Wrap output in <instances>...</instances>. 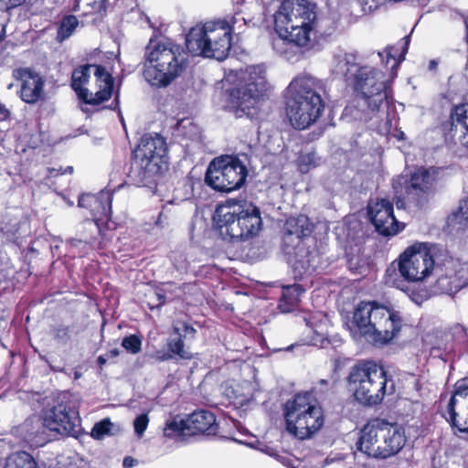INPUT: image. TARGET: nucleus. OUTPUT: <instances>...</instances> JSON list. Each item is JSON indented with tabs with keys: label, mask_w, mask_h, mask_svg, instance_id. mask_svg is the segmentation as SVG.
<instances>
[{
	"label": "nucleus",
	"mask_w": 468,
	"mask_h": 468,
	"mask_svg": "<svg viewBox=\"0 0 468 468\" xmlns=\"http://www.w3.org/2000/svg\"><path fill=\"white\" fill-rule=\"evenodd\" d=\"M80 418L75 403L68 393L59 395L53 405L42 411V419L31 416L12 431L29 447H41L49 441L48 431L60 435L77 436L80 431Z\"/></svg>",
	"instance_id": "f257e3e1"
},
{
	"label": "nucleus",
	"mask_w": 468,
	"mask_h": 468,
	"mask_svg": "<svg viewBox=\"0 0 468 468\" xmlns=\"http://www.w3.org/2000/svg\"><path fill=\"white\" fill-rule=\"evenodd\" d=\"M279 37L272 42L277 53L285 54L288 46L308 47L317 26L316 5L307 0H285L273 15Z\"/></svg>",
	"instance_id": "f03ea898"
},
{
	"label": "nucleus",
	"mask_w": 468,
	"mask_h": 468,
	"mask_svg": "<svg viewBox=\"0 0 468 468\" xmlns=\"http://www.w3.org/2000/svg\"><path fill=\"white\" fill-rule=\"evenodd\" d=\"M188 54L185 48L169 38L152 37L145 47L143 76L154 89L168 87L187 69Z\"/></svg>",
	"instance_id": "7ed1b4c3"
},
{
	"label": "nucleus",
	"mask_w": 468,
	"mask_h": 468,
	"mask_svg": "<svg viewBox=\"0 0 468 468\" xmlns=\"http://www.w3.org/2000/svg\"><path fill=\"white\" fill-rule=\"evenodd\" d=\"M326 93L325 82L311 74L294 77L285 90V112L291 124L299 130L312 125L321 116Z\"/></svg>",
	"instance_id": "20e7f679"
},
{
	"label": "nucleus",
	"mask_w": 468,
	"mask_h": 468,
	"mask_svg": "<svg viewBox=\"0 0 468 468\" xmlns=\"http://www.w3.org/2000/svg\"><path fill=\"white\" fill-rule=\"evenodd\" d=\"M332 70L335 76L345 79L371 111L379 110L384 102L388 103V86L382 72L370 66L358 65L354 54L335 56Z\"/></svg>",
	"instance_id": "39448f33"
},
{
	"label": "nucleus",
	"mask_w": 468,
	"mask_h": 468,
	"mask_svg": "<svg viewBox=\"0 0 468 468\" xmlns=\"http://www.w3.org/2000/svg\"><path fill=\"white\" fill-rule=\"evenodd\" d=\"M225 81L233 85L226 91L225 109L237 118H252L268 89L265 68L253 65L245 69L230 70Z\"/></svg>",
	"instance_id": "423d86ee"
},
{
	"label": "nucleus",
	"mask_w": 468,
	"mask_h": 468,
	"mask_svg": "<svg viewBox=\"0 0 468 468\" xmlns=\"http://www.w3.org/2000/svg\"><path fill=\"white\" fill-rule=\"evenodd\" d=\"M436 246L416 243L400 254L398 266L394 263L386 270L384 281L388 286L406 291L407 282H418L429 277L436 264Z\"/></svg>",
	"instance_id": "0eeeda50"
},
{
	"label": "nucleus",
	"mask_w": 468,
	"mask_h": 468,
	"mask_svg": "<svg viewBox=\"0 0 468 468\" xmlns=\"http://www.w3.org/2000/svg\"><path fill=\"white\" fill-rule=\"evenodd\" d=\"M168 165L167 146L158 133L144 135L135 151L128 171V177L136 185L151 182L162 175Z\"/></svg>",
	"instance_id": "6e6552de"
},
{
	"label": "nucleus",
	"mask_w": 468,
	"mask_h": 468,
	"mask_svg": "<svg viewBox=\"0 0 468 468\" xmlns=\"http://www.w3.org/2000/svg\"><path fill=\"white\" fill-rule=\"evenodd\" d=\"M347 388L358 403L377 406L386 395L387 372L374 361H359L350 368Z\"/></svg>",
	"instance_id": "1a4fd4ad"
},
{
	"label": "nucleus",
	"mask_w": 468,
	"mask_h": 468,
	"mask_svg": "<svg viewBox=\"0 0 468 468\" xmlns=\"http://www.w3.org/2000/svg\"><path fill=\"white\" fill-rule=\"evenodd\" d=\"M213 219L220 234L232 241L252 238L259 233L262 225L260 209L251 204L245 208L239 205H219Z\"/></svg>",
	"instance_id": "9d476101"
},
{
	"label": "nucleus",
	"mask_w": 468,
	"mask_h": 468,
	"mask_svg": "<svg viewBox=\"0 0 468 468\" xmlns=\"http://www.w3.org/2000/svg\"><path fill=\"white\" fill-rule=\"evenodd\" d=\"M284 418L288 432L301 440L310 438L324 425L322 408L307 392L286 402Z\"/></svg>",
	"instance_id": "9b49d317"
},
{
	"label": "nucleus",
	"mask_w": 468,
	"mask_h": 468,
	"mask_svg": "<svg viewBox=\"0 0 468 468\" xmlns=\"http://www.w3.org/2000/svg\"><path fill=\"white\" fill-rule=\"evenodd\" d=\"M186 47L194 56L223 60L231 48L229 28L216 21L207 22L192 27L186 35Z\"/></svg>",
	"instance_id": "f8f14e48"
},
{
	"label": "nucleus",
	"mask_w": 468,
	"mask_h": 468,
	"mask_svg": "<svg viewBox=\"0 0 468 468\" xmlns=\"http://www.w3.org/2000/svg\"><path fill=\"white\" fill-rule=\"evenodd\" d=\"M71 88L84 103L99 105L111 98L113 78L104 67L86 64L73 70Z\"/></svg>",
	"instance_id": "ddd939ff"
},
{
	"label": "nucleus",
	"mask_w": 468,
	"mask_h": 468,
	"mask_svg": "<svg viewBox=\"0 0 468 468\" xmlns=\"http://www.w3.org/2000/svg\"><path fill=\"white\" fill-rule=\"evenodd\" d=\"M314 230V224L305 215H298L286 219L284 223V242H288L293 236L297 243L293 247L294 261L292 269L296 277L301 278L304 273L315 271L320 261V256L315 250L305 247L302 239L308 237Z\"/></svg>",
	"instance_id": "4468645a"
},
{
	"label": "nucleus",
	"mask_w": 468,
	"mask_h": 468,
	"mask_svg": "<svg viewBox=\"0 0 468 468\" xmlns=\"http://www.w3.org/2000/svg\"><path fill=\"white\" fill-rule=\"evenodd\" d=\"M248 169L239 157L221 155L208 165L205 182L218 192L229 193L239 189L246 182Z\"/></svg>",
	"instance_id": "2eb2a0df"
},
{
	"label": "nucleus",
	"mask_w": 468,
	"mask_h": 468,
	"mask_svg": "<svg viewBox=\"0 0 468 468\" xmlns=\"http://www.w3.org/2000/svg\"><path fill=\"white\" fill-rule=\"evenodd\" d=\"M433 271L436 274L433 285L436 292L453 294L468 285V266L453 258H446L441 263L436 261Z\"/></svg>",
	"instance_id": "dca6fc26"
},
{
	"label": "nucleus",
	"mask_w": 468,
	"mask_h": 468,
	"mask_svg": "<svg viewBox=\"0 0 468 468\" xmlns=\"http://www.w3.org/2000/svg\"><path fill=\"white\" fill-rule=\"evenodd\" d=\"M375 324L369 343L384 346L396 338L403 326V318L399 311L391 304H380L374 316Z\"/></svg>",
	"instance_id": "f3484780"
},
{
	"label": "nucleus",
	"mask_w": 468,
	"mask_h": 468,
	"mask_svg": "<svg viewBox=\"0 0 468 468\" xmlns=\"http://www.w3.org/2000/svg\"><path fill=\"white\" fill-rule=\"evenodd\" d=\"M367 215L376 230L383 236H393L400 232L405 225L399 222L393 210V204L386 198L370 199Z\"/></svg>",
	"instance_id": "a211bd4d"
},
{
	"label": "nucleus",
	"mask_w": 468,
	"mask_h": 468,
	"mask_svg": "<svg viewBox=\"0 0 468 468\" xmlns=\"http://www.w3.org/2000/svg\"><path fill=\"white\" fill-rule=\"evenodd\" d=\"M379 306L380 303L376 301L360 302L356 306L351 318L346 322L354 338L363 336L367 342L370 341L375 326L374 316L377 313V307Z\"/></svg>",
	"instance_id": "6ab92c4d"
},
{
	"label": "nucleus",
	"mask_w": 468,
	"mask_h": 468,
	"mask_svg": "<svg viewBox=\"0 0 468 468\" xmlns=\"http://www.w3.org/2000/svg\"><path fill=\"white\" fill-rule=\"evenodd\" d=\"M13 78L20 82L18 95L28 104H35L44 99L43 78L28 68H19L13 70Z\"/></svg>",
	"instance_id": "aec40b11"
},
{
	"label": "nucleus",
	"mask_w": 468,
	"mask_h": 468,
	"mask_svg": "<svg viewBox=\"0 0 468 468\" xmlns=\"http://www.w3.org/2000/svg\"><path fill=\"white\" fill-rule=\"evenodd\" d=\"M112 202V194L108 190H102L97 195L83 194L79 197V206L90 209L99 232L101 231V226L110 221Z\"/></svg>",
	"instance_id": "412c9836"
},
{
	"label": "nucleus",
	"mask_w": 468,
	"mask_h": 468,
	"mask_svg": "<svg viewBox=\"0 0 468 468\" xmlns=\"http://www.w3.org/2000/svg\"><path fill=\"white\" fill-rule=\"evenodd\" d=\"M379 436L381 459H387L399 453L404 447L407 438L404 429L397 423L381 420Z\"/></svg>",
	"instance_id": "4be33fe9"
},
{
	"label": "nucleus",
	"mask_w": 468,
	"mask_h": 468,
	"mask_svg": "<svg viewBox=\"0 0 468 468\" xmlns=\"http://www.w3.org/2000/svg\"><path fill=\"white\" fill-rule=\"evenodd\" d=\"M312 274L313 272L304 273L299 278L296 277L293 271L294 279L302 282L282 286V295L278 303V308L282 313L292 312L298 306L301 295L313 284Z\"/></svg>",
	"instance_id": "5701e85b"
},
{
	"label": "nucleus",
	"mask_w": 468,
	"mask_h": 468,
	"mask_svg": "<svg viewBox=\"0 0 468 468\" xmlns=\"http://www.w3.org/2000/svg\"><path fill=\"white\" fill-rule=\"evenodd\" d=\"M380 419H376L367 423L360 431V436L356 443V450L367 457L381 459L380 443Z\"/></svg>",
	"instance_id": "b1692460"
},
{
	"label": "nucleus",
	"mask_w": 468,
	"mask_h": 468,
	"mask_svg": "<svg viewBox=\"0 0 468 468\" xmlns=\"http://www.w3.org/2000/svg\"><path fill=\"white\" fill-rule=\"evenodd\" d=\"M173 333L176 336H170L167 340V350L176 358L191 360L194 356L192 352L185 347L184 339L194 338L197 330L186 323H177L173 325Z\"/></svg>",
	"instance_id": "393cba45"
},
{
	"label": "nucleus",
	"mask_w": 468,
	"mask_h": 468,
	"mask_svg": "<svg viewBox=\"0 0 468 468\" xmlns=\"http://www.w3.org/2000/svg\"><path fill=\"white\" fill-rule=\"evenodd\" d=\"M190 433H202L207 436L216 435L218 424L216 416L209 410H201L190 414L186 419Z\"/></svg>",
	"instance_id": "a878e982"
},
{
	"label": "nucleus",
	"mask_w": 468,
	"mask_h": 468,
	"mask_svg": "<svg viewBox=\"0 0 468 468\" xmlns=\"http://www.w3.org/2000/svg\"><path fill=\"white\" fill-rule=\"evenodd\" d=\"M434 176L430 170L419 168L416 170L406 186V194L409 198L419 203V199L423 194H426L432 186Z\"/></svg>",
	"instance_id": "bb28decb"
},
{
	"label": "nucleus",
	"mask_w": 468,
	"mask_h": 468,
	"mask_svg": "<svg viewBox=\"0 0 468 468\" xmlns=\"http://www.w3.org/2000/svg\"><path fill=\"white\" fill-rule=\"evenodd\" d=\"M410 44V35L404 37L397 46H388L378 56L391 74L397 70L399 63L404 59Z\"/></svg>",
	"instance_id": "cd10ccee"
},
{
	"label": "nucleus",
	"mask_w": 468,
	"mask_h": 468,
	"mask_svg": "<svg viewBox=\"0 0 468 468\" xmlns=\"http://www.w3.org/2000/svg\"><path fill=\"white\" fill-rule=\"evenodd\" d=\"M244 2L245 0H242V3L239 4L232 16H227L224 19L217 21L220 26L229 28L230 35L231 32L235 31H237L238 34L242 33L248 23L252 21V16H246L244 11L240 9Z\"/></svg>",
	"instance_id": "c85d7f7f"
},
{
	"label": "nucleus",
	"mask_w": 468,
	"mask_h": 468,
	"mask_svg": "<svg viewBox=\"0 0 468 468\" xmlns=\"http://www.w3.org/2000/svg\"><path fill=\"white\" fill-rule=\"evenodd\" d=\"M165 439L175 441H183L186 435L190 434L186 420H168L163 430Z\"/></svg>",
	"instance_id": "c756f323"
},
{
	"label": "nucleus",
	"mask_w": 468,
	"mask_h": 468,
	"mask_svg": "<svg viewBox=\"0 0 468 468\" xmlns=\"http://www.w3.org/2000/svg\"><path fill=\"white\" fill-rule=\"evenodd\" d=\"M451 119L452 125L461 126L463 134L460 142L468 148V103L455 106L451 112Z\"/></svg>",
	"instance_id": "7c9ffc66"
},
{
	"label": "nucleus",
	"mask_w": 468,
	"mask_h": 468,
	"mask_svg": "<svg viewBox=\"0 0 468 468\" xmlns=\"http://www.w3.org/2000/svg\"><path fill=\"white\" fill-rule=\"evenodd\" d=\"M4 468H37V464L29 453L22 451L10 454Z\"/></svg>",
	"instance_id": "2f4dec72"
},
{
	"label": "nucleus",
	"mask_w": 468,
	"mask_h": 468,
	"mask_svg": "<svg viewBox=\"0 0 468 468\" xmlns=\"http://www.w3.org/2000/svg\"><path fill=\"white\" fill-rule=\"evenodd\" d=\"M444 417L459 431L468 432V407L462 414L456 412L455 407L452 408V411L447 408Z\"/></svg>",
	"instance_id": "473e14b6"
},
{
	"label": "nucleus",
	"mask_w": 468,
	"mask_h": 468,
	"mask_svg": "<svg viewBox=\"0 0 468 468\" xmlns=\"http://www.w3.org/2000/svg\"><path fill=\"white\" fill-rule=\"evenodd\" d=\"M79 25V20L75 16L69 15L65 16L59 25L57 33V40L62 42L69 38Z\"/></svg>",
	"instance_id": "72a5a7b5"
},
{
	"label": "nucleus",
	"mask_w": 468,
	"mask_h": 468,
	"mask_svg": "<svg viewBox=\"0 0 468 468\" xmlns=\"http://www.w3.org/2000/svg\"><path fill=\"white\" fill-rule=\"evenodd\" d=\"M114 424L109 418L103 419L96 422L91 429L90 436L95 440H102L104 437L112 435V428Z\"/></svg>",
	"instance_id": "f704fd0d"
},
{
	"label": "nucleus",
	"mask_w": 468,
	"mask_h": 468,
	"mask_svg": "<svg viewBox=\"0 0 468 468\" xmlns=\"http://www.w3.org/2000/svg\"><path fill=\"white\" fill-rule=\"evenodd\" d=\"M318 159L314 153L302 154L298 157V168L301 173H308L312 168L315 167L318 164Z\"/></svg>",
	"instance_id": "c9c22d12"
},
{
	"label": "nucleus",
	"mask_w": 468,
	"mask_h": 468,
	"mask_svg": "<svg viewBox=\"0 0 468 468\" xmlns=\"http://www.w3.org/2000/svg\"><path fill=\"white\" fill-rule=\"evenodd\" d=\"M468 396V386L464 381H458L455 385V389L448 402L447 408L452 410V408L459 402V398L465 399Z\"/></svg>",
	"instance_id": "e433bc0d"
},
{
	"label": "nucleus",
	"mask_w": 468,
	"mask_h": 468,
	"mask_svg": "<svg viewBox=\"0 0 468 468\" xmlns=\"http://www.w3.org/2000/svg\"><path fill=\"white\" fill-rule=\"evenodd\" d=\"M122 346L129 353L135 355L142 349V341L136 335L125 336L122 341Z\"/></svg>",
	"instance_id": "4c0bfd02"
},
{
	"label": "nucleus",
	"mask_w": 468,
	"mask_h": 468,
	"mask_svg": "<svg viewBox=\"0 0 468 468\" xmlns=\"http://www.w3.org/2000/svg\"><path fill=\"white\" fill-rule=\"evenodd\" d=\"M405 292L408 293L410 299L418 305H420L422 303L428 300L430 296L428 291L424 289L416 291L414 289H410L408 286V289Z\"/></svg>",
	"instance_id": "58836bf2"
},
{
	"label": "nucleus",
	"mask_w": 468,
	"mask_h": 468,
	"mask_svg": "<svg viewBox=\"0 0 468 468\" xmlns=\"http://www.w3.org/2000/svg\"><path fill=\"white\" fill-rule=\"evenodd\" d=\"M269 455L273 456L279 463L288 468H296L294 463L297 462L295 458L288 454L274 453L272 449L268 448L265 451Z\"/></svg>",
	"instance_id": "ea45409f"
},
{
	"label": "nucleus",
	"mask_w": 468,
	"mask_h": 468,
	"mask_svg": "<svg viewBox=\"0 0 468 468\" xmlns=\"http://www.w3.org/2000/svg\"><path fill=\"white\" fill-rule=\"evenodd\" d=\"M149 423V418L146 414H141L133 420V428L135 434L140 438L144 435Z\"/></svg>",
	"instance_id": "a19ab883"
},
{
	"label": "nucleus",
	"mask_w": 468,
	"mask_h": 468,
	"mask_svg": "<svg viewBox=\"0 0 468 468\" xmlns=\"http://www.w3.org/2000/svg\"><path fill=\"white\" fill-rule=\"evenodd\" d=\"M54 338L60 343H67L70 338V330L69 326L58 325L52 329Z\"/></svg>",
	"instance_id": "79ce46f5"
},
{
	"label": "nucleus",
	"mask_w": 468,
	"mask_h": 468,
	"mask_svg": "<svg viewBox=\"0 0 468 468\" xmlns=\"http://www.w3.org/2000/svg\"><path fill=\"white\" fill-rule=\"evenodd\" d=\"M450 334L454 341L463 342L466 339V329L463 324H455L450 328Z\"/></svg>",
	"instance_id": "37998d69"
},
{
	"label": "nucleus",
	"mask_w": 468,
	"mask_h": 468,
	"mask_svg": "<svg viewBox=\"0 0 468 468\" xmlns=\"http://www.w3.org/2000/svg\"><path fill=\"white\" fill-rule=\"evenodd\" d=\"M456 218L459 219L460 223L463 222L468 224V197L460 203Z\"/></svg>",
	"instance_id": "c03bdc74"
},
{
	"label": "nucleus",
	"mask_w": 468,
	"mask_h": 468,
	"mask_svg": "<svg viewBox=\"0 0 468 468\" xmlns=\"http://www.w3.org/2000/svg\"><path fill=\"white\" fill-rule=\"evenodd\" d=\"M26 0H0V10L8 11L25 3Z\"/></svg>",
	"instance_id": "a18cd8bd"
},
{
	"label": "nucleus",
	"mask_w": 468,
	"mask_h": 468,
	"mask_svg": "<svg viewBox=\"0 0 468 468\" xmlns=\"http://www.w3.org/2000/svg\"><path fill=\"white\" fill-rule=\"evenodd\" d=\"M108 0H94L91 4L92 9L96 12H105Z\"/></svg>",
	"instance_id": "49530a36"
},
{
	"label": "nucleus",
	"mask_w": 468,
	"mask_h": 468,
	"mask_svg": "<svg viewBox=\"0 0 468 468\" xmlns=\"http://www.w3.org/2000/svg\"><path fill=\"white\" fill-rule=\"evenodd\" d=\"M154 357L156 358V360L162 361V362L175 358L173 354L169 351H167V352L157 351L154 355Z\"/></svg>",
	"instance_id": "de8ad7c7"
},
{
	"label": "nucleus",
	"mask_w": 468,
	"mask_h": 468,
	"mask_svg": "<svg viewBox=\"0 0 468 468\" xmlns=\"http://www.w3.org/2000/svg\"><path fill=\"white\" fill-rule=\"evenodd\" d=\"M138 461L131 456H127L123 459V468H132L137 464Z\"/></svg>",
	"instance_id": "09e8293b"
},
{
	"label": "nucleus",
	"mask_w": 468,
	"mask_h": 468,
	"mask_svg": "<svg viewBox=\"0 0 468 468\" xmlns=\"http://www.w3.org/2000/svg\"><path fill=\"white\" fill-rule=\"evenodd\" d=\"M11 112L10 111L5 107V104H3L0 101V119L1 120H7L10 118Z\"/></svg>",
	"instance_id": "8fccbe9b"
},
{
	"label": "nucleus",
	"mask_w": 468,
	"mask_h": 468,
	"mask_svg": "<svg viewBox=\"0 0 468 468\" xmlns=\"http://www.w3.org/2000/svg\"><path fill=\"white\" fill-rule=\"evenodd\" d=\"M174 264H175V267H176L177 270H179V271H186V269H187V263L186 262V261H185V260H184V261H180V262H179V261H176L175 260Z\"/></svg>",
	"instance_id": "3c124183"
},
{
	"label": "nucleus",
	"mask_w": 468,
	"mask_h": 468,
	"mask_svg": "<svg viewBox=\"0 0 468 468\" xmlns=\"http://www.w3.org/2000/svg\"><path fill=\"white\" fill-rule=\"evenodd\" d=\"M120 355V351L118 348L111 349L107 354L106 356L108 358H114L117 357Z\"/></svg>",
	"instance_id": "603ef678"
},
{
	"label": "nucleus",
	"mask_w": 468,
	"mask_h": 468,
	"mask_svg": "<svg viewBox=\"0 0 468 468\" xmlns=\"http://www.w3.org/2000/svg\"><path fill=\"white\" fill-rule=\"evenodd\" d=\"M156 297L158 299V303L156 304L157 307H160L165 304V296L161 293H156Z\"/></svg>",
	"instance_id": "864d4df0"
},
{
	"label": "nucleus",
	"mask_w": 468,
	"mask_h": 468,
	"mask_svg": "<svg viewBox=\"0 0 468 468\" xmlns=\"http://www.w3.org/2000/svg\"><path fill=\"white\" fill-rule=\"evenodd\" d=\"M107 359L108 357L106 356H100L98 358H97V363L98 365L102 367L106 362H107Z\"/></svg>",
	"instance_id": "5fc2aeb1"
},
{
	"label": "nucleus",
	"mask_w": 468,
	"mask_h": 468,
	"mask_svg": "<svg viewBox=\"0 0 468 468\" xmlns=\"http://www.w3.org/2000/svg\"><path fill=\"white\" fill-rule=\"evenodd\" d=\"M72 172H73V167L72 166H67L64 170H62V168L58 170L56 175H58V174L63 175V174H66V173L71 174Z\"/></svg>",
	"instance_id": "6e6d98bb"
},
{
	"label": "nucleus",
	"mask_w": 468,
	"mask_h": 468,
	"mask_svg": "<svg viewBox=\"0 0 468 468\" xmlns=\"http://www.w3.org/2000/svg\"><path fill=\"white\" fill-rule=\"evenodd\" d=\"M437 66H438L437 60H435V59L430 60V62H429V69L430 70H435L437 69Z\"/></svg>",
	"instance_id": "4d7b16f0"
},
{
	"label": "nucleus",
	"mask_w": 468,
	"mask_h": 468,
	"mask_svg": "<svg viewBox=\"0 0 468 468\" xmlns=\"http://www.w3.org/2000/svg\"><path fill=\"white\" fill-rule=\"evenodd\" d=\"M404 133L402 131L396 130V133H393V136L396 137L398 140H403L404 139Z\"/></svg>",
	"instance_id": "13d9d810"
},
{
	"label": "nucleus",
	"mask_w": 468,
	"mask_h": 468,
	"mask_svg": "<svg viewBox=\"0 0 468 468\" xmlns=\"http://www.w3.org/2000/svg\"><path fill=\"white\" fill-rule=\"evenodd\" d=\"M390 127H391V121L388 118H387L385 132L390 133Z\"/></svg>",
	"instance_id": "bf43d9fd"
},
{
	"label": "nucleus",
	"mask_w": 468,
	"mask_h": 468,
	"mask_svg": "<svg viewBox=\"0 0 468 468\" xmlns=\"http://www.w3.org/2000/svg\"><path fill=\"white\" fill-rule=\"evenodd\" d=\"M305 321H306V324H307L308 326H311V327H313V326H314V323L312 322V317L305 318Z\"/></svg>",
	"instance_id": "052dcab7"
},
{
	"label": "nucleus",
	"mask_w": 468,
	"mask_h": 468,
	"mask_svg": "<svg viewBox=\"0 0 468 468\" xmlns=\"http://www.w3.org/2000/svg\"><path fill=\"white\" fill-rule=\"evenodd\" d=\"M396 205H397V207H398V208H402V207H404V202H403V201H401V200H399V199L397 201Z\"/></svg>",
	"instance_id": "680f3d73"
},
{
	"label": "nucleus",
	"mask_w": 468,
	"mask_h": 468,
	"mask_svg": "<svg viewBox=\"0 0 468 468\" xmlns=\"http://www.w3.org/2000/svg\"><path fill=\"white\" fill-rule=\"evenodd\" d=\"M146 21L150 25L151 27H154V26L151 24L150 18L148 16L145 17Z\"/></svg>",
	"instance_id": "e2e57ef3"
},
{
	"label": "nucleus",
	"mask_w": 468,
	"mask_h": 468,
	"mask_svg": "<svg viewBox=\"0 0 468 468\" xmlns=\"http://www.w3.org/2000/svg\"><path fill=\"white\" fill-rule=\"evenodd\" d=\"M55 171H57V170L55 168H52L49 170V174L52 176Z\"/></svg>",
	"instance_id": "0e129e2a"
},
{
	"label": "nucleus",
	"mask_w": 468,
	"mask_h": 468,
	"mask_svg": "<svg viewBox=\"0 0 468 468\" xmlns=\"http://www.w3.org/2000/svg\"><path fill=\"white\" fill-rule=\"evenodd\" d=\"M80 377V374H79L78 372L75 373V378H79Z\"/></svg>",
	"instance_id": "69168bd1"
},
{
	"label": "nucleus",
	"mask_w": 468,
	"mask_h": 468,
	"mask_svg": "<svg viewBox=\"0 0 468 468\" xmlns=\"http://www.w3.org/2000/svg\"><path fill=\"white\" fill-rule=\"evenodd\" d=\"M13 87V84L8 85V89H11Z\"/></svg>",
	"instance_id": "338daca9"
}]
</instances>
